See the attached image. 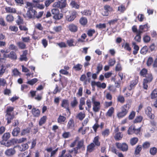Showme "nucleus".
Instances as JSON below:
<instances>
[{
  "label": "nucleus",
  "instance_id": "f257e3e1",
  "mask_svg": "<svg viewBox=\"0 0 157 157\" xmlns=\"http://www.w3.org/2000/svg\"><path fill=\"white\" fill-rule=\"evenodd\" d=\"M79 140V138L78 137H76L75 140L70 145V147H75L76 143H77L76 147H75V151H77V150L81 149H84L85 148V146L84 145V140L83 139Z\"/></svg>",
  "mask_w": 157,
  "mask_h": 157
},
{
  "label": "nucleus",
  "instance_id": "f03ea898",
  "mask_svg": "<svg viewBox=\"0 0 157 157\" xmlns=\"http://www.w3.org/2000/svg\"><path fill=\"white\" fill-rule=\"evenodd\" d=\"M131 105L126 103L121 106V111L117 112V116L119 119L123 118L128 114V110L131 107Z\"/></svg>",
  "mask_w": 157,
  "mask_h": 157
},
{
  "label": "nucleus",
  "instance_id": "7ed1b4c3",
  "mask_svg": "<svg viewBox=\"0 0 157 157\" xmlns=\"http://www.w3.org/2000/svg\"><path fill=\"white\" fill-rule=\"evenodd\" d=\"M14 107L8 106L6 108V119L7 120V124H9L11 122V121L14 118Z\"/></svg>",
  "mask_w": 157,
  "mask_h": 157
},
{
  "label": "nucleus",
  "instance_id": "20e7f679",
  "mask_svg": "<svg viewBox=\"0 0 157 157\" xmlns=\"http://www.w3.org/2000/svg\"><path fill=\"white\" fill-rule=\"evenodd\" d=\"M67 0H58L57 2H55L52 6L54 7L62 9L66 6Z\"/></svg>",
  "mask_w": 157,
  "mask_h": 157
},
{
  "label": "nucleus",
  "instance_id": "39448f33",
  "mask_svg": "<svg viewBox=\"0 0 157 157\" xmlns=\"http://www.w3.org/2000/svg\"><path fill=\"white\" fill-rule=\"evenodd\" d=\"M115 145L118 149L123 152L127 151L128 149V146L126 143L117 142Z\"/></svg>",
  "mask_w": 157,
  "mask_h": 157
},
{
  "label": "nucleus",
  "instance_id": "423d86ee",
  "mask_svg": "<svg viewBox=\"0 0 157 157\" xmlns=\"http://www.w3.org/2000/svg\"><path fill=\"white\" fill-rule=\"evenodd\" d=\"M51 12L53 18L56 20L60 19L63 17V14L60 13L59 10L57 9H52Z\"/></svg>",
  "mask_w": 157,
  "mask_h": 157
},
{
  "label": "nucleus",
  "instance_id": "0eeeda50",
  "mask_svg": "<svg viewBox=\"0 0 157 157\" xmlns=\"http://www.w3.org/2000/svg\"><path fill=\"white\" fill-rule=\"evenodd\" d=\"M37 12L33 9V7H29L27 11L26 15L29 19L35 18Z\"/></svg>",
  "mask_w": 157,
  "mask_h": 157
},
{
  "label": "nucleus",
  "instance_id": "6e6552de",
  "mask_svg": "<svg viewBox=\"0 0 157 157\" xmlns=\"http://www.w3.org/2000/svg\"><path fill=\"white\" fill-rule=\"evenodd\" d=\"M139 77L137 76L133 80L130 81L129 86L128 87V89L129 90H131L134 89L137 84L139 82Z\"/></svg>",
  "mask_w": 157,
  "mask_h": 157
},
{
  "label": "nucleus",
  "instance_id": "1a4fd4ad",
  "mask_svg": "<svg viewBox=\"0 0 157 157\" xmlns=\"http://www.w3.org/2000/svg\"><path fill=\"white\" fill-rule=\"evenodd\" d=\"M152 109L151 107L148 106L145 110V113L148 117L151 120L155 118V116L153 113H151Z\"/></svg>",
  "mask_w": 157,
  "mask_h": 157
},
{
  "label": "nucleus",
  "instance_id": "9d476101",
  "mask_svg": "<svg viewBox=\"0 0 157 157\" xmlns=\"http://www.w3.org/2000/svg\"><path fill=\"white\" fill-rule=\"evenodd\" d=\"M28 53V50H25L23 51L22 52V54L20 55V57L19 59V60L21 61H27L28 60V59L27 57Z\"/></svg>",
  "mask_w": 157,
  "mask_h": 157
},
{
  "label": "nucleus",
  "instance_id": "9b49d317",
  "mask_svg": "<svg viewBox=\"0 0 157 157\" xmlns=\"http://www.w3.org/2000/svg\"><path fill=\"white\" fill-rule=\"evenodd\" d=\"M16 147H14L13 148H10L6 150L5 152V154L8 156H10L13 155L16 153V151L15 148Z\"/></svg>",
  "mask_w": 157,
  "mask_h": 157
},
{
  "label": "nucleus",
  "instance_id": "f8f14e48",
  "mask_svg": "<svg viewBox=\"0 0 157 157\" xmlns=\"http://www.w3.org/2000/svg\"><path fill=\"white\" fill-rule=\"evenodd\" d=\"M67 28L69 31L73 33L76 32L78 30V26L73 24L69 25L67 27Z\"/></svg>",
  "mask_w": 157,
  "mask_h": 157
},
{
  "label": "nucleus",
  "instance_id": "ddd939ff",
  "mask_svg": "<svg viewBox=\"0 0 157 157\" xmlns=\"http://www.w3.org/2000/svg\"><path fill=\"white\" fill-rule=\"evenodd\" d=\"M61 106L62 107L66 109L67 110L70 111V109L69 108L68 101L67 99H64L62 101Z\"/></svg>",
  "mask_w": 157,
  "mask_h": 157
},
{
  "label": "nucleus",
  "instance_id": "4468645a",
  "mask_svg": "<svg viewBox=\"0 0 157 157\" xmlns=\"http://www.w3.org/2000/svg\"><path fill=\"white\" fill-rule=\"evenodd\" d=\"M147 24L143 25H140L139 27V32L140 33H142L143 32H146L148 30L149 27Z\"/></svg>",
  "mask_w": 157,
  "mask_h": 157
},
{
  "label": "nucleus",
  "instance_id": "2eb2a0df",
  "mask_svg": "<svg viewBox=\"0 0 157 157\" xmlns=\"http://www.w3.org/2000/svg\"><path fill=\"white\" fill-rule=\"evenodd\" d=\"M93 110L95 113L98 112L100 109V102L99 101L93 104Z\"/></svg>",
  "mask_w": 157,
  "mask_h": 157
},
{
  "label": "nucleus",
  "instance_id": "dca6fc26",
  "mask_svg": "<svg viewBox=\"0 0 157 157\" xmlns=\"http://www.w3.org/2000/svg\"><path fill=\"white\" fill-rule=\"evenodd\" d=\"M80 80L81 81L83 82L84 85H86L87 84V82L89 83L90 82V78L87 79L85 74H83L81 75L80 78Z\"/></svg>",
  "mask_w": 157,
  "mask_h": 157
},
{
  "label": "nucleus",
  "instance_id": "f3484780",
  "mask_svg": "<svg viewBox=\"0 0 157 157\" xmlns=\"http://www.w3.org/2000/svg\"><path fill=\"white\" fill-rule=\"evenodd\" d=\"M75 127V123L74 119L73 118H71L69 121L67 125V128L68 129H72Z\"/></svg>",
  "mask_w": 157,
  "mask_h": 157
},
{
  "label": "nucleus",
  "instance_id": "a211bd4d",
  "mask_svg": "<svg viewBox=\"0 0 157 157\" xmlns=\"http://www.w3.org/2000/svg\"><path fill=\"white\" fill-rule=\"evenodd\" d=\"M70 5L72 8H74L75 9H78L79 8V3L75 1H72L70 4Z\"/></svg>",
  "mask_w": 157,
  "mask_h": 157
},
{
  "label": "nucleus",
  "instance_id": "6ab92c4d",
  "mask_svg": "<svg viewBox=\"0 0 157 157\" xmlns=\"http://www.w3.org/2000/svg\"><path fill=\"white\" fill-rule=\"evenodd\" d=\"M32 113L33 116L38 117L40 115V111L38 109L33 108L32 110Z\"/></svg>",
  "mask_w": 157,
  "mask_h": 157
},
{
  "label": "nucleus",
  "instance_id": "aec40b11",
  "mask_svg": "<svg viewBox=\"0 0 157 157\" xmlns=\"http://www.w3.org/2000/svg\"><path fill=\"white\" fill-rule=\"evenodd\" d=\"M114 112V108L111 107L108 110L106 113L105 115L107 117H112Z\"/></svg>",
  "mask_w": 157,
  "mask_h": 157
},
{
  "label": "nucleus",
  "instance_id": "412c9836",
  "mask_svg": "<svg viewBox=\"0 0 157 157\" xmlns=\"http://www.w3.org/2000/svg\"><path fill=\"white\" fill-rule=\"evenodd\" d=\"M79 22L81 25L84 26L87 24L88 20L86 17H82L79 20Z\"/></svg>",
  "mask_w": 157,
  "mask_h": 157
},
{
  "label": "nucleus",
  "instance_id": "4be33fe9",
  "mask_svg": "<svg viewBox=\"0 0 157 157\" xmlns=\"http://www.w3.org/2000/svg\"><path fill=\"white\" fill-rule=\"evenodd\" d=\"M20 132V128L17 127L14 128L12 131V134L13 136H17Z\"/></svg>",
  "mask_w": 157,
  "mask_h": 157
},
{
  "label": "nucleus",
  "instance_id": "5701e85b",
  "mask_svg": "<svg viewBox=\"0 0 157 157\" xmlns=\"http://www.w3.org/2000/svg\"><path fill=\"white\" fill-rule=\"evenodd\" d=\"M144 77L145 78L143 79V80L150 82H152L153 79V76L152 74L151 73H149Z\"/></svg>",
  "mask_w": 157,
  "mask_h": 157
},
{
  "label": "nucleus",
  "instance_id": "b1692460",
  "mask_svg": "<svg viewBox=\"0 0 157 157\" xmlns=\"http://www.w3.org/2000/svg\"><path fill=\"white\" fill-rule=\"evenodd\" d=\"M132 45L133 46L134 49V50L133 51V54L134 55H136L138 52L139 49V47L138 45L136 44V43L135 42H132Z\"/></svg>",
  "mask_w": 157,
  "mask_h": 157
},
{
  "label": "nucleus",
  "instance_id": "393cba45",
  "mask_svg": "<svg viewBox=\"0 0 157 157\" xmlns=\"http://www.w3.org/2000/svg\"><path fill=\"white\" fill-rule=\"evenodd\" d=\"M86 116V114L84 112H80L76 116V118L80 121H82Z\"/></svg>",
  "mask_w": 157,
  "mask_h": 157
},
{
  "label": "nucleus",
  "instance_id": "a878e982",
  "mask_svg": "<svg viewBox=\"0 0 157 157\" xmlns=\"http://www.w3.org/2000/svg\"><path fill=\"white\" fill-rule=\"evenodd\" d=\"M100 137L98 136H95L93 140V142L95 146L99 147L101 144V142L99 141Z\"/></svg>",
  "mask_w": 157,
  "mask_h": 157
},
{
  "label": "nucleus",
  "instance_id": "bb28decb",
  "mask_svg": "<svg viewBox=\"0 0 157 157\" xmlns=\"http://www.w3.org/2000/svg\"><path fill=\"white\" fill-rule=\"evenodd\" d=\"M19 149L21 151H25L29 148V145L27 143L22 144L21 146H19Z\"/></svg>",
  "mask_w": 157,
  "mask_h": 157
},
{
  "label": "nucleus",
  "instance_id": "cd10ccee",
  "mask_svg": "<svg viewBox=\"0 0 157 157\" xmlns=\"http://www.w3.org/2000/svg\"><path fill=\"white\" fill-rule=\"evenodd\" d=\"M95 146L94 144L91 143L87 146V151L89 152H92L94 150Z\"/></svg>",
  "mask_w": 157,
  "mask_h": 157
},
{
  "label": "nucleus",
  "instance_id": "c85d7f7f",
  "mask_svg": "<svg viewBox=\"0 0 157 157\" xmlns=\"http://www.w3.org/2000/svg\"><path fill=\"white\" fill-rule=\"evenodd\" d=\"M78 101L76 97H74L73 100L71 101L70 105L72 108L75 107L78 104Z\"/></svg>",
  "mask_w": 157,
  "mask_h": 157
},
{
  "label": "nucleus",
  "instance_id": "c756f323",
  "mask_svg": "<svg viewBox=\"0 0 157 157\" xmlns=\"http://www.w3.org/2000/svg\"><path fill=\"white\" fill-rule=\"evenodd\" d=\"M123 135L121 132L117 133L115 134L114 136L115 140L116 141H119L121 140L123 137Z\"/></svg>",
  "mask_w": 157,
  "mask_h": 157
},
{
  "label": "nucleus",
  "instance_id": "7c9ffc66",
  "mask_svg": "<svg viewBox=\"0 0 157 157\" xmlns=\"http://www.w3.org/2000/svg\"><path fill=\"white\" fill-rule=\"evenodd\" d=\"M5 10L6 12L7 13H15L17 12V10L15 8H11L10 7H6Z\"/></svg>",
  "mask_w": 157,
  "mask_h": 157
},
{
  "label": "nucleus",
  "instance_id": "2f4dec72",
  "mask_svg": "<svg viewBox=\"0 0 157 157\" xmlns=\"http://www.w3.org/2000/svg\"><path fill=\"white\" fill-rule=\"evenodd\" d=\"M66 120V117L65 116L60 115L57 118V122L59 123L64 122Z\"/></svg>",
  "mask_w": 157,
  "mask_h": 157
},
{
  "label": "nucleus",
  "instance_id": "473e14b6",
  "mask_svg": "<svg viewBox=\"0 0 157 157\" xmlns=\"http://www.w3.org/2000/svg\"><path fill=\"white\" fill-rule=\"evenodd\" d=\"M47 119V117L46 116H44L41 117L39 122V125L40 126H42L46 122Z\"/></svg>",
  "mask_w": 157,
  "mask_h": 157
},
{
  "label": "nucleus",
  "instance_id": "72a5a7b5",
  "mask_svg": "<svg viewBox=\"0 0 157 157\" xmlns=\"http://www.w3.org/2000/svg\"><path fill=\"white\" fill-rule=\"evenodd\" d=\"M149 73L147 69L143 68L140 71L139 75L140 76L144 77Z\"/></svg>",
  "mask_w": 157,
  "mask_h": 157
},
{
  "label": "nucleus",
  "instance_id": "f704fd0d",
  "mask_svg": "<svg viewBox=\"0 0 157 157\" xmlns=\"http://www.w3.org/2000/svg\"><path fill=\"white\" fill-rule=\"evenodd\" d=\"M117 101L121 104H123L125 101L123 95H119L117 97Z\"/></svg>",
  "mask_w": 157,
  "mask_h": 157
},
{
  "label": "nucleus",
  "instance_id": "c9c22d12",
  "mask_svg": "<svg viewBox=\"0 0 157 157\" xmlns=\"http://www.w3.org/2000/svg\"><path fill=\"white\" fill-rule=\"evenodd\" d=\"M138 140L139 139L138 138L136 137H133L130 140V144L132 146H134L138 142Z\"/></svg>",
  "mask_w": 157,
  "mask_h": 157
},
{
  "label": "nucleus",
  "instance_id": "e433bc0d",
  "mask_svg": "<svg viewBox=\"0 0 157 157\" xmlns=\"http://www.w3.org/2000/svg\"><path fill=\"white\" fill-rule=\"evenodd\" d=\"M110 133L109 129L108 128H106L102 132L101 134L104 137H105L108 136Z\"/></svg>",
  "mask_w": 157,
  "mask_h": 157
},
{
  "label": "nucleus",
  "instance_id": "4c0bfd02",
  "mask_svg": "<svg viewBox=\"0 0 157 157\" xmlns=\"http://www.w3.org/2000/svg\"><path fill=\"white\" fill-rule=\"evenodd\" d=\"M149 152L150 154L152 155H156L157 153V148L155 147H151Z\"/></svg>",
  "mask_w": 157,
  "mask_h": 157
},
{
  "label": "nucleus",
  "instance_id": "58836bf2",
  "mask_svg": "<svg viewBox=\"0 0 157 157\" xmlns=\"http://www.w3.org/2000/svg\"><path fill=\"white\" fill-rule=\"evenodd\" d=\"M17 44L21 49H23L26 48V44L22 42H18L17 43Z\"/></svg>",
  "mask_w": 157,
  "mask_h": 157
},
{
  "label": "nucleus",
  "instance_id": "ea45409f",
  "mask_svg": "<svg viewBox=\"0 0 157 157\" xmlns=\"http://www.w3.org/2000/svg\"><path fill=\"white\" fill-rule=\"evenodd\" d=\"M77 13L76 12H73L71 15L67 18V21H72L76 17Z\"/></svg>",
  "mask_w": 157,
  "mask_h": 157
},
{
  "label": "nucleus",
  "instance_id": "a19ab883",
  "mask_svg": "<svg viewBox=\"0 0 157 157\" xmlns=\"http://www.w3.org/2000/svg\"><path fill=\"white\" fill-rule=\"evenodd\" d=\"M82 68V65L78 63L75 65L73 67L75 71H81Z\"/></svg>",
  "mask_w": 157,
  "mask_h": 157
},
{
  "label": "nucleus",
  "instance_id": "79ce46f5",
  "mask_svg": "<svg viewBox=\"0 0 157 157\" xmlns=\"http://www.w3.org/2000/svg\"><path fill=\"white\" fill-rule=\"evenodd\" d=\"M10 134L9 132H6L3 134L2 136L3 141H7L10 137Z\"/></svg>",
  "mask_w": 157,
  "mask_h": 157
},
{
  "label": "nucleus",
  "instance_id": "37998d69",
  "mask_svg": "<svg viewBox=\"0 0 157 157\" xmlns=\"http://www.w3.org/2000/svg\"><path fill=\"white\" fill-rule=\"evenodd\" d=\"M142 149V146L140 145H137L135 150L134 154L136 155H138L140 154V152Z\"/></svg>",
  "mask_w": 157,
  "mask_h": 157
},
{
  "label": "nucleus",
  "instance_id": "c03bdc74",
  "mask_svg": "<svg viewBox=\"0 0 157 157\" xmlns=\"http://www.w3.org/2000/svg\"><path fill=\"white\" fill-rule=\"evenodd\" d=\"M9 58L12 59L16 60L17 59V56L15 52L13 51H11L9 54Z\"/></svg>",
  "mask_w": 157,
  "mask_h": 157
},
{
  "label": "nucleus",
  "instance_id": "a18cd8bd",
  "mask_svg": "<svg viewBox=\"0 0 157 157\" xmlns=\"http://www.w3.org/2000/svg\"><path fill=\"white\" fill-rule=\"evenodd\" d=\"M30 129L29 128L22 130L21 132V136H25L27 134L29 133L30 132Z\"/></svg>",
  "mask_w": 157,
  "mask_h": 157
},
{
  "label": "nucleus",
  "instance_id": "49530a36",
  "mask_svg": "<svg viewBox=\"0 0 157 157\" xmlns=\"http://www.w3.org/2000/svg\"><path fill=\"white\" fill-rule=\"evenodd\" d=\"M16 22L17 24L19 26L21 25V24H23L24 23V21L23 19L19 15L18 16L17 19L16 21Z\"/></svg>",
  "mask_w": 157,
  "mask_h": 157
},
{
  "label": "nucleus",
  "instance_id": "de8ad7c7",
  "mask_svg": "<svg viewBox=\"0 0 157 157\" xmlns=\"http://www.w3.org/2000/svg\"><path fill=\"white\" fill-rule=\"evenodd\" d=\"M81 13L82 15L86 16H90L91 14V11L88 10H85L81 11Z\"/></svg>",
  "mask_w": 157,
  "mask_h": 157
},
{
  "label": "nucleus",
  "instance_id": "09e8293b",
  "mask_svg": "<svg viewBox=\"0 0 157 157\" xmlns=\"http://www.w3.org/2000/svg\"><path fill=\"white\" fill-rule=\"evenodd\" d=\"M136 114V113L135 111H131L128 117V118L129 120H133L134 118H135V116Z\"/></svg>",
  "mask_w": 157,
  "mask_h": 157
},
{
  "label": "nucleus",
  "instance_id": "8fccbe9b",
  "mask_svg": "<svg viewBox=\"0 0 157 157\" xmlns=\"http://www.w3.org/2000/svg\"><path fill=\"white\" fill-rule=\"evenodd\" d=\"M143 119V117L141 116H137L133 121V123H140L141 122Z\"/></svg>",
  "mask_w": 157,
  "mask_h": 157
},
{
  "label": "nucleus",
  "instance_id": "3c124183",
  "mask_svg": "<svg viewBox=\"0 0 157 157\" xmlns=\"http://www.w3.org/2000/svg\"><path fill=\"white\" fill-rule=\"evenodd\" d=\"M154 63V59L151 57H149L147 61L146 64L147 66H151Z\"/></svg>",
  "mask_w": 157,
  "mask_h": 157
},
{
  "label": "nucleus",
  "instance_id": "603ef678",
  "mask_svg": "<svg viewBox=\"0 0 157 157\" xmlns=\"http://www.w3.org/2000/svg\"><path fill=\"white\" fill-rule=\"evenodd\" d=\"M6 68L3 64H0V75H2L5 72Z\"/></svg>",
  "mask_w": 157,
  "mask_h": 157
},
{
  "label": "nucleus",
  "instance_id": "864d4df0",
  "mask_svg": "<svg viewBox=\"0 0 157 157\" xmlns=\"http://www.w3.org/2000/svg\"><path fill=\"white\" fill-rule=\"evenodd\" d=\"M19 28L20 30L25 32L26 34L28 33V29L26 26L21 25L19 26Z\"/></svg>",
  "mask_w": 157,
  "mask_h": 157
},
{
  "label": "nucleus",
  "instance_id": "5fc2aeb1",
  "mask_svg": "<svg viewBox=\"0 0 157 157\" xmlns=\"http://www.w3.org/2000/svg\"><path fill=\"white\" fill-rule=\"evenodd\" d=\"M104 10H107L109 13V12H112L113 11V8L109 5H105L104 6Z\"/></svg>",
  "mask_w": 157,
  "mask_h": 157
},
{
  "label": "nucleus",
  "instance_id": "6e6d98bb",
  "mask_svg": "<svg viewBox=\"0 0 157 157\" xmlns=\"http://www.w3.org/2000/svg\"><path fill=\"white\" fill-rule=\"evenodd\" d=\"M151 99H154L157 97V88L155 89L151 92Z\"/></svg>",
  "mask_w": 157,
  "mask_h": 157
},
{
  "label": "nucleus",
  "instance_id": "4d7b16f0",
  "mask_svg": "<svg viewBox=\"0 0 157 157\" xmlns=\"http://www.w3.org/2000/svg\"><path fill=\"white\" fill-rule=\"evenodd\" d=\"M16 143V139H13L7 142L6 144L7 146V147H10L13 145L14 143Z\"/></svg>",
  "mask_w": 157,
  "mask_h": 157
},
{
  "label": "nucleus",
  "instance_id": "13d9d810",
  "mask_svg": "<svg viewBox=\"0 0 157 157\" xmlns=\"http://www.w3.org/2000/svg\"><path fill=\"white\" fill-rule=\"evenodd\" d=\"M6 21L8 22H12L14 20V17L11 14L7 15L6 17Z\"/></svg>",
  "mask_w": 157,
  "mask_h": 157
},
{
  "label": "nucleus",
  "instance_id": "bf43d9fd",
  "mask_svg": "<svg viewBox=\"0 0 157 157\" xmlns=\"http://www.w3.org/2000/svg\"><path fill=\"white\" fill-rule=\"evenodd\" d=\"M96 27L100 29H105L106 27V25L105 24H101L100 23L96 25Z\"/></svg>",
  "mask_w": 157,
  "mask_h": 157
},
{
  "label": "nucleus",
  "instance_id": "052dcab7",
  "mask_svg": "<svg viewBox=\"0 0 157 157\" xmlns=\"http://www.w3.org/2000/svg\"><path fill=\"white\" fill-rule=\"evenodd\" d=\"M124 46V49L129 52H130L131 50V48L129 44L128 43H125L124 45H122V47H123Z\"/></svg>",
  "mask_w": 157,
  "mask_h": 157
},
{
  "label": "nucleus",
  "instance_id": "680f3d73",
  "mask_svg": "<svg viewBox=\"0 0 157 157\" xmlns=\"http://www.w3.org/2000/svg\"><path fill=\"white\" fill-rule=\"evenodd\" d=\"M116 87L113 85H109L108 86V90L113 93H115L117 91Z\"/></svg>",
  "mask_w": 157,
  "mask_h": 157
},
{
  "label": "nucleus",
  "instance_id": "e2e57ef3",
  "mask_svg": "<svg viewBox=\"0 0 157 157\" xmlns=\"http://www.w3.org/2000/svg\"><path fill=\"white\" fill-rule=\"evenodd\" d=\"M148 50V47L147 46H144L140 50V53L143 54H146Z\"/></svg>",
  "mask_w": 157,
  "mask_h": 157
},
{
  "label": "nucleus",
  "instance_id": "0e129e2a",
  "mask_svg": "<svg viewBox=\"0 0 157 157\" xmlns=\"http://www.w3.org/2000/svg\"><path fill=\"white\" fill-rule=\"evenodd\" d=\"M95 33V31L94 29H90L88 30L87 33L89 37H91Z\"/></svg>",
  "mask_w": 157,
  "mask_h": 157
},
{
  "label": "nucleus",
  "instance_id": "69168bd1",
  "mask_svg": "<svg viewBox=\"0 0 157 157\" xmlns=\"http://www.w3.org/2000/svg\"><path fill=\"white\" fill-rule=\"evenodd\" d=\"M53 29L56 32H60L62 29V27L60 25L55 26L54 27Z\"/></svg>",
  "mask_w": 157,
  "mask_h": 157
},
{
  "label": "nucleus",
  "instance_id": "338daca9",
  "mask_svg": "<svg viewBox=\"0 0 157 157\" xmlns=\"http://www.w3.org/2000/svg\"><path fill=\"white\" fill-rule=\"evenodd\" d=\"M126 8L124 5L122 4L119 6L118 8V10L122 13L124 12Z\"/></svg>",
  "mask_w": 157,
  "mask_h": 157
},
{
  "label": "nucleus",
  "instance_id": "774afa93",
  "mask_svg": "<svg viewBox=\"0 0 157 157\" xmlns=\"http://www.w3.org/2000/svg\"><path fill=\"white\" fill-rule=\"evenodd\" d=\"M150 146V143L147 141L144 142L142 144V147L144 149L149 148Z\"/></svg>",
  "mask_w": 157,
  "mask_h": 157
}]
</instances>
